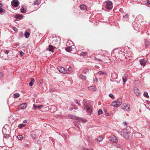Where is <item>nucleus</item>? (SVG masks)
Returning a JSON list of instances; mask_svg holds the SVG:
<instances>
[{
	"label": "nucleus",
	"mask_w": 150,
	"mask_h": 150,
	"mask_svg": "<svg viewBox=\"0 0 150 150\" xmlns=\"http://www.w3.org/2000/svg\"><path fill=\"white\" fill-rule=\"evenodd\" d=\"M98 74H105V73L103 72L102 71H100L98 72Z\"/></svg>",
	"instance_id": "2f4dec72"
},
{
	"label": "nucleus",
	"mask_w": 150,
	"mask_h": 150,
	"mask_svg": "<svg viewBox=\"0 0 150 150\" xmlns=\"http://www.w3.org/2000/svg\"><path fill=\"white\" fill-rule=\"evenodd\" d=\"M80 8L81 10H86L87 8V7L86 6L82 4L80 6Z\"/></svg>",
	"instance_id": "2eb2a0df"
},
{
	"label": "nucleus",
	"mask_w": 150,
	"mask_h": 150,
	"mask_svg": "<svg viewBox=\"0 0 150 150\" xmlns=\"http://www.w3.org/2000/svg\"><path fill=\"white\" fill-rule=\"evenodd\" d=\"M103 139V138L102 137L99 136L97 137L96 140L98 142H101Z\"/></svg>",
	"instance_id": "6ab92c4d"
},
{
	"label": "nucleus",
	"mask_w": 150,
	"mask_h": 150,
	"mask_svg": "<svg viewBox=\"0 0 150 150\" xmlns=\"http://www.w3.org/2000/svg\"><path fill=\"white\" fill-rule=\"evenodd\" d=\"M117 140L116 137L114 135H112L110 137V141L112 142H117Z\"/></svg>",
	"instance_id": "6e6552de"
},
{
	"label": "nucleus",
	"mask_w": 150,
	"mask_h": 150,
	"mask_svg": "<svg viewBox=\"0 0 150 150\" xmlns=\"http://www.w3.org/2000/svg\"><path fill=\"white\" fill-rule=\"evenodd\" d=\"M145 45V46L147 47L149 45V42L146 40H144Z\"/></svg>",
	"instance_id": "4be33fe9"
},
{
	"label": "nucleus",
	"mask_w": 150,
	"mask_h": 150,
	"mask_svg": "<svg viewBox=\"0 0 150 150\" xmlns=\"http://www.w3.org/2000/svg\"><path fill=\"white\" fill-rule=\"evenodd\" d=\"M127 76L126 75H125L123 77H122V79L123 80V84H124L127 81Z\"/></svg>",
	"instance_id": "4468645a"
},
{
	"label": "nucleus",
	"mask_w": 150,
	"mask_h": 150,
	"mask_svg": "<svg viewBox=\"0 0 150 150\" xmlns=\"http://www.w3.org/2000/svg\"><path fill=\"white\" fill-rule=\"evenodd\" d=\"M28 120H24L23 121V122L24 123L26 124L28 123Z\"/></svg>",
	"instance_id": "58836bf2"
},
{
	"label": "nucleus",
	"mask_w": 150,
	"mask_h": 150,
	"mask_svg": "<svg viewBox=\"0 0 150 150\" xmlns=\"http://www.w3.org/2000/svg\"><path fill=\"white\" fill-rule=\"evenodd\" d=\"M84 150H93L92 149L85 148Z\"/></svg>",
	"instance_id": "a19ab883"
},
{
	"label": "nucleus",
	"mask_w": 150,
	"mask_h": 150,
	"mask_svg": "<svg viewBox=\"0 0 150 150\" xmlns=\"http://www.w3.org/2000/svg\"><path fill=\"white\" fill-rule=\"evenodd\" d=\"M109 114V113H108V115Z\"/></svg>",
	"instance_id": "5fc2aeb1"
},
{
	"label": "nucleus",
	"mask_w": 150,
	"mask_h": 150,
	"mask_svg": "<svg viewBox=\"0 0 150 150\" xmlns=\"http://www.w3.org/2000/svg\"><path fill=\"white\" fill-rule=\"evenodd\" d=\"M66 50L68 52H70L72 50V48L71 46H69L66 49Z\"/></svg>",
	"instance_id": "412c9836"
},
{
	"label": "nucleus",
	"mask_w": 150,
	"mask_h": 150,
	"mask_svg": "<svg viewBox=\"0 0 150 150\" xmlns=\"http://www.w3.org/2000/svg\"><path fill=\"white\" fill-rule=\"evenodd\" d=\"M4 52L5 53H6V54H7L9 53V51L8 50H5L4 51Z\"/></svg>",
	"instance_id": "4c0bfd02"
},
{
	"label": "nucleus",
	"mask_w": 150,
	"mask_h": 150,
	"mask_svg": "<svg viewBox=\"0 0 150 150\" xmlns=\"http://www.w3.org/2000/svg\"><path fill=\"white\" fill-rule=\"evenodd\" d=\"M83 105L84 106V108L86 111L89 113H91L92 112V108L91 106L88 104V101L87 100L83 101Z\"/></svg>",
	"instance_id": "f257e3e1"
},
{
	"label": "nucleus",
	"mask_w": 150,
	"mask_h": 150,
	"mask_svg": "<svg viewBox=\"0 0 150 150\" xmlns=\"http://www.w3.org/2000/svg\"><path fill=\"white\" fill-rule=\"evenodd\" d=\"M68 70H67V72H66V74H71V71L72 70V68L71 67H69L68 68Z\"/></svg>",
	"instance_id": "dca6fc26"
},
{
	"label": "nucleus",
	"mask_w": 150,
	"mask_h": 150,
	"mask_svg": "<svg viewBox=\"0 0 150 150\" xmlns=\"http://www.w3.org/2000/svg\"><path fill=\"white\" fill-rule=\"evenodd\" d=\"M146 61L145 59L140 60V64L142 66H144L146 64Z\"/></svg>",
	"instance_id": "f8f14e48"
},
{
	"label": "nucleus",
	"mask_w": 150,
	"mask_h": 150,
	"mask_svg": "<svg viewBox=\"0 0 150 150\" xmlns=\"http://www.w3.org/2000/svg\"><path fill=\"white\" fill-rule=\"evenodd\" d=\"M117 147L119 148L121 146V145L119 144H117Z\"/></svg>",
	"instance_id": "09e8293b"
},
{
	"label": "nucleus",
	"mask_w": 150,
	"mask_h": 150,
	"mask_svg": "<svg viewBox=\"0 0 150 150\" xmlns=\"http://www.w3.org/2000/svg\"><path fill=\"white\" fill-rule=\"evenodd\" d=\"M103 112L101 109H99L98 111V115H100L101 114L103 113Z\"/></svg>",
	"instance_id": "bb28decb"
},
{
	"label": "nucleus",
	"mask_w": 150,
	"mask_h": 150,
	"mask_svg": "<svg viewBox=\"0 0 150 150\" xmlns=\"http://www.w3.org/2000/svg\"><path fill=\"white\" fill-rule=\"evenodd\" d=\"M3 5L1 3H0V8H1L2 7Z\"/></svg>",
	"instance_id": "8fccbe9b"
},
{
	"label": "nucleus",
	"mask_w": 150,
	"mask_h": 150,
	"mask_svg": "<svg viewBox=\"0 0 150 150\" xmlns=\"http://www.w3.org/2000/svg\"><path fill=\"white\" fill-rule=\"evenodd\" d=\"M144 96L146 97V98H149V96H148V94H143Z\"/></svg>",
	"instance_id": "ea45409f"
},
{
	"label": "nucleus",
	"mask_w": 150,
	"mask_h": 150,
	"mask_svg": "<svg viewBox=\"0 0 150 150\" xmlns=\"http://www.w3.org/2000/svg\"><path fill=\"white\" fill-rule=\"evenodd\" d=\"M13 29L16 32L18 31L17 29L15 27H13Z\"/></svg>",
	"instance_id": "c9c22d12"
},
{
	"label": "nucleus",
	"mask_w": 150,
	"mask_h": 150,
	"mask_svg": "<svg viewBox=\"0 0 150 150\" xmlns=\"http://www.w3.org/2000/svg\"><path fill=\"white\" fill-rule=\"evenodd\" d=\"M52 42L54 45H56L58 43V41L57 38L54 37L53 38Z\"/></svg>",
	"instance_id": "ddd939ff"
},
{
	"label": "nucleus",
	"mask_w": 150,
	"mask_h": 150,
	"mask_svg": "<svg viewBox=\"0 0 150 150\" xmlns=\"http://www.w3.org/2000/svg\"><path fill=\"white\" fill-rule=\"evenodd\" d=\"M75 102H76V103L77 104H78V105H79V106H80V104L79 103H78V102L77 100H75Z\"/></svg>",
	"instance_id": "37998d69"
},
{
	"label": "nucleus",
	"mask_w": 150,
	"mask_h": 150,
	"mask_svg": "<svg viewBox=\"0 0 150 150\" xmlns=\"http://www.w3.org/2000/svg\"><path fill=\"white\" fill-rule=\"evenodd\" d=\"M27 104L26 103H24L21 104L19 107V108L21 109H24L27 107Z\"/></svg>",
	"instance_id": "423d86ee"
},
{
	"label": "nucleus",
	"mask_w": 150,
	"mask_h": 150,
	"mask_svg": "<svg viewBox=\"0 0 150 150\" xmlns=\"http://www.w3.org/2000/svg\"><path fill=\"white\" fill-rule=\"evenodd\" d=\"M136 135L137 136L139 137H142V135L139 133H137Z\"/></svg>",
	"instance_id": "72a5a7b5"
},
{
	"label": "nucleus",
	"mask_w": 150,
	"mask_h": 150,
	"mask_svg": "<svg viewBox=\"0 0 150 150\" xmlns=\"http://www.w3.org/2000/svg\"><path fill=\"white\" fill-rule=\"evenodd\" d=\"M54 47L52 45H49L48 47L47 48L46 50H49L52 52H54Z\"/></svg>",
	"instance_id": "1a4fd4ad"
},
{
	"label": "nucleus",
	"mask_w": 150,
	"mask_h": 150,
	"mask_svg": "<svg viewBox=\"0 0 150 150\" xmlns=\"http://www.w3.org/2000/svg\"><path fill=\"white\" fill-rule=\"evenodd\" d=\"M123 106L124 108H123V109L127 111H129L130 110L129 107L126 104H123Z\"/></svg>",
	"instance_id": "9b49d317"
},
{
	"label": "nucleus",
	"mask_w": 150,
	"mask_h": 150,
	"mask_svg": "<svg viewBox=\"0 0 150 150\" xmlns=\"http://www.w3.org/2000/svg\"><path fill=\"white\" fill-rule=\"evenodd\" d=\"M58 69L59 71L63 74H66L67 70L64 68L62 67H58Z\"/></svg>",
	"instance_id": "39448f33"
},
{
	"label": "nucleus",
	"mask_w": 150,
	"mask_h": 150,
	"mask_svg": "<svg viewBox=\"0 0 150 150\" xmlns=\"http://www.w3.org/2000/svg\"><path fill=\"white\" fill-rule=\"evenodd\" d=\"M106 8L107 9H110L112 8V2L110 1H108L106 2Z\"/></svg>",
	"instance_id": "7ed1b4c3"
},
{
	"label": "nucleus",
	"mask_w": 150,
	"mask_h": 150,
	"mask_svg": "<svg viewBox=\"0 0 150 150\" xmlns=\"http://www.w3.org/2000/svg\"><path fill=\"white\" fill-rule=\"evenodd\" d=\"M124 124L126 125H127V123L126 122H124Z\"/></svg>",
	"instance_id": "603ef678"
},
{
	"label": "nucleus",
	"mask_w": 150,
	"mask_h": 150,
	"mask_svg": "<svg viewBox=\"0 0 150 150\" xmlns=\"http://www.w3.org/2000/svg\"><path fill=\"white\" fill-rule=\"evenodd\" d=\"M41 142V141H40V140H38L37 142V143L38 144H40Z\"/></svg>",
	"instance_id": "49530a36"
},
{
	"label": "nucleus",
	"mask_w": 150,
	"mask_h": 150,
	"mask_svg": "<svg viewBox=\"0 0 150 150\" xmlns=\"http://www.w3.org/2000/svg\"><path fill=\"white\" fill-rule=\"evenodd\" d=\"M124 130L123 131V132H122V133H121V134L123 135H124V136H125L124 134Z\"/></svg>",
	"instance_id": "3c124183"
},
{
	"label": "nucleus",
	"mask_w": 150,
	"mask_h": 150,
	"mask_svg": "<svg viewBox=\"0 0 150 150\" xmlns=\"http://www.w3.org/2000/svg\"><path fill=\"white\" fill-rule=\"evenodd\" d=\"M23 16L21 15H16L15 16V18L18 19H21L22 18Z\"/></svg>",
	"instance_id": "aec40b11"
},
{
	"label": "nucleus",
	"mask_w": 150,
	"mask_h": 150,
	"mask_svg": "<svg viewBox=\"0 0 150 150\" xmlns=\"http://www.w3.org/2000/svg\"><path fill=\"white\" fill-rule=\"evenodd\" d=\"M146 5L149 6V5H150V3L149 2V1H148L147 3L146 4Z\"/></svg>",
	"instance_id": "79ce46f5"
},
{
	"label": "nucleus",
	"mask_w": 150,
	"mask_h": 150,
	"mask_svg": "<svg viewBox=\"0 0 150 150\" xmlns=\"http://www.w3.org/2000/svg\"><path fill=\"white\" fill-rule=\"evenodd\" d=\"M23 53L22 51H21L20 52V54L22 56L23 55Z\"/></svg>",
	"instance_id": "a18cd8bd"
},
{
	"label": "nucleus",
	"mask_w": 150,
	"mask_h": 150,
	"mask_svg": "<svg viewBox=\"0 0 150 150\" xmlns=\"http://www.w3.org/2000/svg\"><path fill=\"white\" fill-rule=\"evenodd\" d=\"M25 125H26L25 124H21L18 125V127L20 128H22V127H25Z\"/></svg>",
	"instance_id": "b1692460"
},
{
	"label": "nucleus",
	"mask_w": 150,
	"mask_h": 150,
	"mask_svg": "<svg viewBox=\"0 0 150 150\" xmlns=\"http://www.w3.org/2000/svg\"><path fill=\"white\" fill-rule=\"evenodd\" d=\"M89 89L90 90L94 91H96V88L93 86H91L89 87Z\"/></svg>",
	"instance_id": "5701e85b"
},
{
	"label": "nucleus",
	"mask_w": 150,
	"mask_h": 150,
	"mask_svg": "<svg viewBox=\"0 0 150 150\" xmlns=\"http://www.w3.org/2000/svg\"><path fill=\"white\" fill-rule=\"evenodd\" d=\"M18 139L19 140H21L23 139V136L22 135H18L17 136Z\"/></svg>",
	"instance_id": "c756f323"
},
{
	"label": "nucleus",
	"mask_w": 150,
	"mask_h": 150,
	"mask_svg": "<svg viewBox=\"0 0 150 150\" xmlns=\"http://www.w3.org/2000/svg\"><path fill=\"white\" fill-rule=\"evenodd\" d=\"M19 94H13V97L14 98H17L19 97Z\"/></svg>",
	"instance_id": "473e14b6"
},
{
	"label": "nucleus",
	"mask_w": 150,
	"mask_h": 150,
	"mask_svg": "<svg viewBox=\"0 0 150 150\" xmlns=\"http://www.w3.org/2000/svg\"><path fill=\"white\" fill-rule=\"evenodd\" d=\"M134 93L135 94H139V89H138L135 87L134 88Z\"/></svg>",
	"instance_id": "f3484780"
},
{
	"label": "nucleus",
	"mask_w": 150,
	"mask_h": 150,
	"mask_svg": "<svg viewBox=\"0 0 150 150\" xmlns=\"http://www.w3.org/2000/svg\"><path fill=\"white\" fill-rule=\"evenodd\" d=\"M144 94H148V93L147 92H146V93L145 92H144Z\"/></svg>",
	"instance_id": "864d4df0"
},
{
	"label": "nucleus",
	"mask_w": 150,
	"mask_h": 150,
	"mask_svg": "<svg viewBox=\"0 0 150 150\" xmlns=\"http://www.w3.org/2000/svg\"><path fill=\"white\" fill-rule=\"evenodd\" d=\"M128 15L127 14H126L125 15V16H124L125 17H126V18H127L128 17Z\"/></svg>",
	"instance_id": "de8ad7c7"
},
{
	"label": "nucleus",
	"mask_w": 150,
	"mask_h": 150,
	"mask_svg": "<svg viewBox=\"0 0 150 150\" xmlns=\"http://www.w3.org/2000/svg\"><path fill=\"white\" fill-rule=\"evenodd\" d=\"M74 119L75 120H76L79 122H86V120H85L81 119L78 117H74Z\"/></svg>",
	"instance_id": "0eeeda50"
},
{
	"label": "nucleus",
	"mask_w": 150,
	"mask_h": 150,
	"mask_svg": "<svg viewBox=\"0 0 150 150\" xmlns=\"http://www.w3.org/2000/svg\"><path fill=\"white\" fill-rule=\"evenodd\" d=\"M24 35H25V37L26 38H27L29 37V35H30V33L28 32H26L25 33Z\"/></svg>",
	"instance_id": "393cba45"
},
{
	"label": "nucleus",
	"mask_w": 150,
	"mask_h": 150,
	"mask_svg": "<svg viewBox=\"0 0 150 150\" xmlns=\"http://www.w3.org/2000/svg\"><path fill=\"white\" fill-rule=\"evenodd\" d=\"M30 135H31V137H32V138L33 139H36V137L35 134H31Z\"/></svg>",
	"instance_id": "cd10ccee"
},
{
	"label": "nucleus",
	"mask_w": 150,
	"mask_h": 150,
	"mask_svg": "<svg viewBox=\"0 0 150 150\" xmlns=\"http://www.w3.org/2000/svg\"><path fill=\"white\" fill-rule=\"evenodd\" d=\"M88 69H86L83 70V72L84 74H86L87 71Z\"/></svg>",
	"instance_id": "e433bc0d"
},
{
	"label": "nucleus",
	"mask_w": 150,
	"mask_h": 150,
	"mask_svg": "<svg viewBox=\"0 0 150 150\" xmlns=\"http://www.w3.org/2000/svg\"><path fill=\"white\" fill-rule=\"evenodd\" d=\"M21 13H24L25 12V11L23 7H22L21 9Z\"/></svg>",
	"instance_id": "7c9ffc66"
},
{
	"label": "nucleus",
	"mask_w": 150,
	"mask_h": 150,
	"mask_svg": "<svg viewBox=\"0 0 150 150\" xmlns=\"http://www.w3.org/2000/svg\"><path fill=\"white\" fill-rule=\"evenodd\" d=\"M109 96L112 98H114L113 94H109Z\"/></svg>",
	"instance_id": "f704fd0d"
},
{
	"label": "nucleus",
	"mask_w": 150,
	"mask_h": 150,
	"mask_svg": "<svg viewBox=\"0 0 150 150\" xmlns=\"http://www.w3.org/2000/svg\"><path fill=\"white\" fill-rule=\"evenodd\" d=\"M122 103V100L121 99H118L116 101H113L111 105L113 107H117L121 105Z\"/></svg>",
	"instance_id": "f03ea898"
},
{
	"label": "nucleus",
	"mask_w": 150,
	"mask_h": 150,
	"mask_svg": "<svg viewBox=\"0 0 150 150\" xmlns=\"http://www.w3.org/2000/svg\"><path fill=\"white\" fill-rule=\"evenodd\" d=\"M11 5L15 7H17L19 4V2L18 0H13L11 2Z\"/></svg>",
	"instance_id": "20e7f679"
},
{
	"label": "nucleus",
	"mask_w": 150,
	"mask_h": 150,
	"mask_svg": "<svg viewBox=\"0 0 150 150\" xmlns=\"http://www.w3.org/2000/svg\"><path fill=\"white\" fill-rule=\"evenodd\" d=\"M35 80L33 78L31 79V81L29 83V85L30 86H32Z\"/></svg>",
	"instance_id": "a211bd4d"
},
{
	"label": "nucleus",
	"mask_w": 150,
	"mask_h": 150,
	"mask_svg": "<svg viewBox=\"0 0 150 150\" xmlns=\"http://www.w3.org/2000/svg\"><path fill=\"white\" fill-rule=\"evenodd\" d=\"M43 106L42 105H33V110L35 109L36 108H38V109H40L42 108Z\"/></svg>",
	"instance_id": "9d476101"
},
{
	"label": "nucleus",
	"mask_w": 150,
	"mask_h": 150,
	"mask_svg": "<svg viewBox=\"0 0 150 150\" xmlns=\"http://www.w3.org/2000/svg\"><path fill=\"white\" fill-rule=\"evenodd\" d=\"M87 54L86 52H81L80 54V56H86Z\"/></svg>",
	"instance_id": "a878e982"
},
{
	"label": "nucleus",
	"mask_w": 150,
	"mask_h": 150,
	"mask_svg": "<svg viewBox=\"0 0 150 150\" xmlns=\"http://www.w3.org/2000/svg\"><path fill=\"white\" fill-rule=\"evenodd\" d=\"M79 77L80 78L84 79H85L86 78V77L82 74H81L79 76Z\"/></svg>",
	"instance_id": "c85d7f7f"
},
{
	"label": "nucleus",
	"mask_w": 150,
	"mask_h": 150,
	"mask_svg": "<svg viewBox=\"0 0 150 150\" xmlns=\"http://www.w3.org/2000/svg\"><path fill=\"white\" fill-rule=\"evenodd\" d=\"M3 11V9L2 8H0V13H2Z\"/></svg>",
	"instance_id": "c03bdc74"
}]
</instances>
